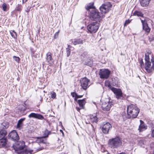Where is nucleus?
Segmentation results:
<instances>
[{
	"instance_id": "9d476101",
	"label": "nucleus",
	"mask_w": 154,
	"mask_h": 154,
	"mask_svg": "<svg viewBox=\"0 0 154 154\" xmlns=\"http://www.w3.org/2000/svg\"><path fill=\"white\" fill-rule=\"evenodd\" d=\"M17 143L15 145H13V147L14 149L17 151L18 150H22L25 147V142L22 141H16Z\"/></svg>"
},
{
	"instance_id": "f8f14e48",
	"label": "nucleus",
	"mask_w": 154,
	"mask_h": 154,
	"mask_svg": "<svg viewBox=\"0 0 154 154\" xmlns=\"http://www.w3.org/2000/svg\"><path fill=\"white\" fill-rule=\"evenodd\" d=\"M144 68L148 73H150L154 70V64L151 66L150 61L145 62Z\"/></svg>"
},
{
	"instance_id": "ea45409f",
	"label": "nucleus",
	"mask_w": 154,
	"mask_h": 154,
	"mask_svg": "<svg viewBox=\"0 0 154 154\" xmlns=\"http://www.w3.org/2000/svg\"><path fill=\"white\" fill-rule=\"evenodd\" d=\"M86 65L88 66H91L92 65V63H86Z\"/></svg>"
},
{
	"instance_id": "49530a36",
	"label": "nucleus",
	"mask_w": 154,
	"mask_h": 154,
	"mask_svg": "<svg viewBox=\"0 0 154 154\" xmlns=\"http://www.w3.org/2000/svg\"><path fill=\"white\" fill-rule=\"evenodd\" d=\"M78 98H77V97L76 96H75V98L74 99L75 100V101H77Z\"/></svg>"
},
{
	"instance_id": "2f4dec72",
	"label": "nucleus",
	"mask_w": 154,
	"mask_h": 154,
	"mask_svg": "<svg viewBox=\"0 0 154 154\" xmlns=\"http://www.w3.org/2000/svg\"><path fill=\"white\" fill-rule=\"evenodd\" d=\"M145 62H149V56L148 55H147L146 54H145Z\"/></svg>"
},
{
	"instance_id": "cd10ccee",
	"label": "nucleus",
	"mask_w": 154,
	"mask_h": 154,
	"mask_svg": "<svg viewBox=\"0 0 154 154\" xmlns=\"http://www.w3.org/2000/svg\"><path fill=\"white\" fill-rule=\"evenodd\" d=\"M31 151L27 149H25L23 151V154H31L32 152Z\"/></svg>"
},
{
	"instance_id": "7c9ffc66",
	"label": "nucleus",
	"mask_w": 154,
	"mask_h": 154,
	"mask_svg": "<svg viewBox=\"0 0 154 154\" xmlns=\"http://www.w3.org/2000/svg\"><path fill=\"white\" fill-rule=\"evenodd\" d=\"M22 9V6L18 4L17 8L16 10L17 11H20Z\"/></svg>"
},
{
	"instance_id": "de8ad7c7",
	"label": "nucleus",
	"mask_w": 154,
	"mask_h": 154,
	"mask_svg": "<svg viewBox=\"0 0 154 154\" xmlns=\"http://www.w3.org/2000/svg\"><path fill=\"white\" fill-rule=\"evenodd\" d=\"M27 0H22L23 3L26 2Z\"/></svg>"
},
{
	"instance_id": "a878e982",
	"label": "nucleus",
	"mask_w": 154,
	"mask_h": 154,
	"mask_svg": "<svg viewBox=\"0 0 154 154\" xmlns=\"http://www.w3.org/2000/svg\"><path fill=\"white\" fill-rule=\"evenodd\" d=\"M143 29L147 33H149L150 32V28L148 26L147 23L144 26H143Z\"/></svg>"
},
{
	"instance_id": "412c9836",
	"label": "nucleus",
	"mask_w": 154,
	"mask_h": 154,
	"mask_svg": "<svg viewBox=\"0 0 154 154\" xmlns=\"http://www.w3.org/2000/svg\"><path fill=\"white\" fill-rule=\"evenodd\" d=\"M72 43L75 45L82 44L83 43V40L81 38L75 39L72 42Z\"/></svg>"
},
{
	"instance_id": "79ce46f5",
	"label": "nucleus",
	"mask_w": 154,
	"mask_h": 154,
	"mask_svg": "<svg viewBox=\"0 0 154 154\" xmlns=\"http://www.w3.org/2000/svg\"><path fill=\"white\" fill-rule=\"evenodd\" d=\"M151 135L152 137H154V129L152 131Z\"/></svg>"
},
{
	"instance_id": "37998d69",
	"label": "nucleus",
	"mask_w": 154,
	"mask_h": 154,
	"mask_svg": "<svg viewBox=\"0 0 154 154\" xmlns=\"http://www.w3.org/2000/svg\"><path fill=\"white\" fill-rule=\"evenodd\" d=\"M75 94H76L75 92H72L71 93V95H72V97H74L75 96Z\"/></svg>"
},
{
	"instance_id": "b1692460",
	"label": "nucleus",
	"mask_w": 154,
	"mask_h": 154,
	"mask_svg": "<svg viewBox=\"0 0 154 154\" xmlns=\"http://www.w3.org/2000/svg\"><path fill=\"white\" fill-rule=\"evenodd\" d=\"M25 119V118H22L18 120L17 125V128L20 129L22 126V122Z\"/></svg>"
},
{
	"instance_id": "c756f323",
	"label": "nucleus",
	"mask_w": 154,
	"mask_h": 154,
	"mask_svg": "<svg viewBox=\"0 0 154 154\" xmlns=\"http://www.w3.org/2000/svg\"><path fill=\"white\" fill-rule=\"evenodd\" d=\"M10 34L11 36L14 38H15L17 36L16 33L14 31H12V32H10Z\"/></svg>"
},
{
	"instance_id": "3c124183",
	"label": "nucleus",
	"mask_w": 154,
	"mask_h": 154,
	"mask_svg": "<svg viewBox=\"0 0 154 154\" xmlns=\"http://www.w3.org/2000/svg\"><path fill=\"white\" fill-rule=\"evenodd\" d=\"M60 132H62V133H63V131H62V130H60Z\"/></svg>"
},
{
	"instance_id": "f3484780",
	"label": "nucleus",
	"mask_w": 154,
	"mask_h": 154,
	"mask_svg": "<svg viewBox=\"0 0 154 154\" xmlns=\"http://www.w3.org/2000/svg\"><path fill=\"white\" fill-rule=\"evenodd\" d=\"M51 53L48 52L46 54V60L49 64H51L53 63V60L52 59Z\"/></svg>"
},
{
	"instance_id": "58836bf2",
	"label": "nucleus",
	"mask_w": 154,
	"mask_h": 154,
	"mask_svg": "<svg viewBox=\"0 0 154 154\" xmlns=\"http://www.w3.org/2000/svg\"><path fill=\"white\" fill-rule=\"evenodd\" d=\"M75 96H76L78 98H81L83 96V95H78L77 94H75Z\"/></svg>"
},
{
	"instance_id": "4be33fe9",
	"label": "nucleus",
	"mask_w": 154,
	"mask_h": 154,
	"mask_svg": "<svg viewBox=\"0 0 154 154\" xmlns=\"http://www.w3.org/2000/svg\"><path fill=\"white\" fill-rule=\"evenodd\" d=\"M90 121L92 123H97L98 122V118L96 116H94L93 115H90Z\"/></svg>"
},
{
	"instance_id": "0eeeda50",
	"label": "nucleus",
	"mask_w": 154,
	"mask_h": 154,
	"mask_svg": "<svg viewBox=\"0 0 154 154\" xmlns=\"http://www.w3.org/2000/svg\"><path fill=\"white\" fill-rule=\"evenodd\" d=\"M8 138L12 141L16 142L19 139V135L15 130H13L8 135Z\"/></svg>"
},
{
	"instance_id": "aec40b11",
	"label": "nucleus",
	"mask_w": 154,
	"mask_h": 154,
	"mask_svg": "<svg viewBox=\"0 0 154 154\" xmlns=\"http://www.w3.org/2000/svg\"><path fill=\"white\" fill-rule=\"evenodd\" d=\"M151 0H140V5L142 7H146L148 5Z\"/></svg>"
},
{
	"instance_id": "ddd939ff",
	"label": "nucleus",
	"mask_w": 154,
	"mask_h": 154,
	"mask_svg": "<svg viewBox=\"0 0 154 154\" xmlns=\"http://www.w3.org/2000/svg\"><path fill=\"white\" fill-rule=\"evenodd\" d=\"M48 134L46 136H45L41 137H38L36 140V142L34 144L33 146H39L40 144L41 143L46 144V140H45L43 139V137L45 138L48 137Z\"/></svg>"
},
{
	"instance_id": "e433bc0d",
	"label": "nucleus",
	"mask_w": 154,
	"mask_h": 154,
	"mask_svg": "<svg viewBox=\"0 0 154 154\" xmlns=\"http://www.w3.org/2000/svg\"><path fill=\"white\" fill-rule=\"evenodd\" d=\"M131 21V20H130L129 19L126 20L125 21V23L124 24V26H126L128 24L130 23Z\"/></svg>"
},
{
	"instance_id": "c03bdc74",
	"label": "nucleus",
	"mask_w": 154,
	"mask_h": 154,
	"mask_svg": "<svg viewBox=\"0 0 154 154\" xmlns=\"http://www.w3.org/2000/svg\"><path fill=\"white\" fill-rule=\"evenodd\" d=\"M3 125L4 127H3V128L4 129H6L7 128H8V125H6L5 126L4 125Z\"/></svg>"
},
{
	"instance_id": "dca6fc26",
	"label": "nucleus",
	"mask_w": 154,
	"mask_h": 154,
	"mask_svg": "<svg viewBox=\"0 0 154 154\" xmlns=\"http://www.w3.org/2000/svg\"><path fill=\"white\" fill-rule=\"evenodd\" d=\"M140 125L138 129L139 132L143 131L147 128V126L145 124L144 122L142 120H140Z\"/></svg>"
},
{
	"instance_id": "473e14b6",
	"label": "nucleus",
	"mask_w": 154,
	"mask_h": 154,
	"mask_svg": "<svg viewBox=\"0 0 154 154\" xmlns=\"http://www.w3.org/2000/svg\"><path fill=\"white\" fill-rule=\"evenodd\" d=\"M13 58L15 61L17 63H19L20 60V58L19 57L15 56H14L13 57Z\"/></svg>"
},
{
	"instance_id": "a18cd8bd",
	"label": "nucleus",
	"mask_w": 154,
	"mask_h": 154,
	"mask_svg": "<svg viewBox=\"0 0 154 154\" xmlns=\"http://www.w3.org/2000/svg\"><path fill=\"white\" fill-rule=\"evenodd\" d=\"M76 109H77V110L78 111H79L80 110V109H81L80 108H79V107H76Z\"/></svg>"
},
{
	"instance_id": "f704fd0d",
	"label": "nucleus",
	"mask_w": 154,
	"mask_h": 154,
	"mask_svg": "<svg viewBox=\"0 0 154 154\" xmlns=\"http://www.w3.org/2000/svg\"><path fill=\"white\" fill-rule=\"evenodd\" d=\"M7 7V6L6 4L5 3H3L2 5L3 10L4 11H6V10Z\"/></svg>"
},
{
	"instance_id": "f03ea898",
	"label": "nucleus",
	"mask_w": 154,
	"mask_h": 154,
	"mask_svg": "<svg viewBox=\"0 0 154 154\" xmlns=\"http://www.w3.org/2000/svg\"><path fill=\"white\" fill-rule=\"evenodd\" d=\"M140 112V109L136 104H131L127 107V112L128 118H135L137 117Z\"/></svg>"
},
{
	"instance_id": "a211bd4d",
	"label": "nucleus",
	"mask_w": 154,
	"mask_h": 154,
	"mask_svg": "<svg viewBox=\"0 0 154 154\" xmlns=\"http://www.w3.org/2000/svg\"><path fill=\"white\" fill-rule=\"evenodd\" d=\"M85 99H84L82 100H78L77 102L78 103L81 109L84 108V106L86 103Z\"/></svg>"
},
{
	"instance_id": "c9c22d12",
	"label": "nucleus",
	"mask_w": 154,
	"mask_h": 154,
	"mask_svg": "<svg viewBox=\"0 0 154 154\" xmlns=\"http://www.w3.org/2000/svg\"><path fill=\"white\" fill-rule=\"evenodd\" d=\"M140 64L141 68H143L144 66V64L143 61V60L142 59H141L140 60Z\"/></svg>"
},
{
	"instance_id": "7ed1b4c3",
	"label": "nucleus",
	"mask_w": 154,
	"mask_h": 154,
	"mask_svg": "<svg viewBox=\"0 0 154 154\" xmlns=\"http://www.w3.org/2000/svg\"><path fill=\"white\" fill-rule=\"evenodd\" d=\"M122 144L121 139L118 137L110 139L108 141L109 146L112 149H116L120 147Z\"/></svg>"
},
{
	"instance_id": "20e7f679",
	"label": "nucleus",
	"mask_w": 154,
	"mask_h": 154,
	"mask_svg": "<svg viewBox=\"0 0 154 154\" xmlns=\"http://www.w3.org/2000/svg\"><path fill=\"white\" fill-rule=\"evenodd\" d=\"M98 24L97 22H94L89 24L87 27L88 32L91 33L96 32L99 28Z\"/></svg>"
},
{
	"instance_id": "a19ab883",
	"label": "nucleus",
	"mask_w": 154,
	"mask_h": 154,
	"mask_svg": "<svg viewBox=\"0 0 154 154\" xmlns=\"http://www.w3.org/2000/svg\"><path fill=\"white\" fill-rule=\"evenodd\" d=\"M151 61L152 64H154V57H152L151 59Z\"/></svg>"
},
{
	"instance_id": "2eb2a0df",
	"label": "nucleus",
	"mask_w": 154,
	"mask_h": 154,
	"mask_svg": "<svg viewBox=\"0 0 154 154\" xmlns=\"http://www.w3.org/2000/svg\"><path fill=\"white\" fill-rule=\"evenodd\" d=\"M28 117L29 118H36L41 120L44 119V117L42 115L40 114L34 113H30L28 116Z\"/></svg>"
},
{
	"instance_id": "6e6552de",
	"label": "nucleus",
	"mask_w": 154,
	"mask_h": 154,
	"mask_svg": "<svg viewBox=\"0 0 154 154\" xmlns=\"http://www.w3.org/2000/svg\"><path fill=\"white\" fill-rule=\"evenodd\" d=\"M110 88L115 94L117 99H122L123 98L122 93L121 89L114 87H110Z\"/></svg>"
},
{
	"instance_id": "39448f33",
	"label": "nucleus",
	"mask_w": 154,
	"mask_h": 154,
	"mask_svg": "<svg viewBox=\"0 0 154 154\" xmlns=\"http://www.w3.org/2000/svg\"><path fill=\"white\" fill-rule=\"evenodd\" d=\"M111 71L108 69H100L99 72L100 77L102 79H107L109 77Z\"/></svg>"
},
{
	"instance_id": "bb28decb",
	"label": "nucleus",
	"mask_w": 154,
	"mask_h": 154,
	"mask_svg": "<svg viewBox=\"0 0 154 154\" xmlns=\"http://www.w3.org/2000/svg\"><path fill=\"white\" fill-rule=\"evenodd\" d=\"M72 48V47L70 45H68V47L66 48V55L67 57H68L70 54L71 48Z\"/></svg>"
},
{
	"instance_id": "423d86ee",
	"label": "nucleus",
	"mask_w": 154,
	"mask_h": 154,
	"mask_svg": "<svg viewBox=\"0 0 154 154\" xmlns=\"http://www.w3.org/2000/svg\"><path fill=\"white\" fill-rule=\"evenodd\" d=\"M112 6L110 2H108L103 4L100 8V9L102 13H106L108 12Z\"/></svg>"
},
{
	"instance_id": "4468645a",
	"label": "nucleus",
	"mask_w": 154,
	"mask_h": 154,
	"mask_svg": "<svg viewBox=\"0 0 154 154\" xmlns=\"http://www.w3.org/2000/svg\"><path fill=\"white\" fill-rule=\"evenodd\" d=\"M111 106V104L108 102H103L102 103L101 107L103 110L107 111L110 110Z\"/></svg>"
},
{
	"instance_id": "9b49d317",
	"label": "nucleus",
	"mask_w": 154,
	"mask_h": 154,
	"mask_svg": "<svg viewBox=\"0 0 154 154\" xmlns=\"http://www.w3.org/2000/svg\"><path fill=\"white\" fill-rule=\"evenodd\" d=\"M112 128V125L109 122H106L103 126L102 130L103 132L106 134H108L109 130Z\"/></svg>"
},
{
	"instance_id": "8fccbe9b",
	"label": "nucleus",
	"mask_w": 154,
	"mask_h": 154,
	"mask_svg": "<svg viewBox=\"0 0 154 154\" xmlns=\"http://www.w3.org/2000/svg\"><path fill=\"white\" fill-rule=\"evenodd\" d=\"M42 65L43 66H44L45 65V63L44 62H43L42 63Z\"/></svg>"
},
{
	"instance_id": "393cba45",
	"label": "nucleus",
	"mask_w": 154,
	"mask_h": 154,
	"mask_svg": "<svg viewBox=\"0 0 154 154\" xmlns=\"http://www.w3.org/2000/svg\"><path fill=\"white\" fill-rule=\"evenodd\" d=\"M133 15L137 16L138 17H143V14L140 11H136L133 13Z\"/></svg>"
},
{
	"instance_id": "72a5a7b5",
	"label": "nucleus",
	"mask_w": 154,
	"mask_h": 154,
	"mask_svg": "<svg viewBox=\"0 0 154 154\" xmlns=\"http://www.w3.org/2000/svg\"><path fill=\"white\" fill-rule=\"evenodd\" d=\"M34 149L36 151H38L40 150H42L44 148L43 147H40L38 148V147H34Z\"/></svg>"
},
{
	"instance_id": "f257e3e1",
	"label": "nucleus",
	"mask_w": 154,
	"mask_h": 154,
	"mask_svg": "<svg viewBox=\"0 0 154 154\" xmlns=\"http://www.w3.org/2000/svg\"><path fill=\"white\" fill-rule=\"evenodd\" d=\"M93 2L90 3L85 7V8L87 11H90V16L91 20L95 21L97 22H100L102 18L103 14L95 8Z\"/></svg>"
},
{
	"instance_id": "4c0bfd02",
	"label": "nucleus",
	"mask_w": 154,
	"mask_h": 154,
	"mask_svg": "<svg viewBox=\"0 0 154 154\" xmlns=\"http://www.w3.org/2000/svg\"><path fill=\"white\" fill-rule=\"evenodd\" d=\"M141 22L142 23L143 26H144L147 23L144 20H141Z\"/></svg>"
},
{
	"instance_id": "c85d7f7f",
	"label": "nucleus",
	"mask_w": 154,
	"mask_h": 154,
	"mask_svg": "<svg viewBox=\"0 0 154 154\" xmlns=\"http://www.w3.org/2000/svg\"><path fill=\"white\" fill-rule=\"evenodd\" d=\"M51 97L52 99H54L56 97V94L55 92H51L50 93Z\"/></svg>"
},
{
	"instance_id": "09e8293b",
	"label": "nucleus",
	"mask_w": 154,
	"mask_h": 154,
	"mask_svg": "<svg viewBox=\"0 0 154 154\" xmlns=\"http://www.w3.org/2000/svg\"><path fill=\"white\" fill-rule=\"evenodd\" d=\"M85 53H83L82 54V56H84V55H85Z\"/></svg>"
},
{
	"instance_id": "6ab92c4d",
	"label": "nucleus",
	"mask_w": 154,
	"mask_h": 154,
	"mask_svg": "<svg viewBox=\"0 0 154 154\" xmlns=\"http://www.w3.org/2000/svg\"><path fill=\"white\" fill-rule=\"evenodd\" d=\"M7 142L6 138H2L0 139V146L3 147L6 146Z\"/></svg>"
},
{
	"instance_id": "603ef678",
	"label": "nucleus",
	"mask_w": 154,
	"mask_h": 154,
	"mask_svg": "<svg viewBox=\"0 0 154 154\" xmlns=\"http://www.w3.org/2000/svg\"><path fill=\"white\" fill-rule=\"evenodd\" d=\"M79 150L80 152V149L79 148Z\"/></svg>"
},
{
	"instance_id": "1a4fd4ad",
	"label": "nucleus",
	"mask_w": 154,
	"mask_h": 154,
	"mask_svg": "<svg viewBox=\"0 0 154 154\" xmlns=\"http://www.w3.org/2000/svg\"><path fill=\"white\" fill-rule=\"evenodd\" d=\"M90 80L86 77L81 78L80 80L81 85L83 89L86 90L89 87L88 83Z\"/></svg>"
},
{
	"instance_id": "5701e85b",
	"label": "nucleus",
	"mask_w": 154,
	"mask_h": 154,
	"mask_svg": "<svg viewBox=\"0 0 154 154\" xmlns=\"http://www.w3.org/2000/svg\"><path fill=\"white\" fill-rule=\"evenodd\" d=\"M7 132L5 130H0V138H4L6 135Z\"/></svg>"
}]
</instances>
